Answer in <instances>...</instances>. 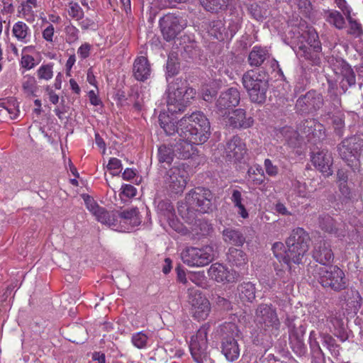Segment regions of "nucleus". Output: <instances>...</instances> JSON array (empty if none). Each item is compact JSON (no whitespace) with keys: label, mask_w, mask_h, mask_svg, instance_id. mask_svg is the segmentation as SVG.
I'll use <instances>...</instances> for the list:
<instances>
[{"label":"nucleus","mask_w":363,"mask_h":363,"mask_svg":"<svg viewBox=\"0 0 363 363\" xmlns=\"http://www.w3.org/2000/svg\"><path fill=\"white\" fill-rule=\"evenodd\" d=\"M210 122L201 111L185 116L179 121L177 133L179 137L186 138L190 142L203 144L210 137Z\"/></svg>","instance_id":"f257e3e1"},{"label":"nucleus","mask_w":363,"mask_h":363,"mask_svg":"<svg viewBox=\"0 0 363 363\" xmlns=\"http://www.w3.org/2000/svg\"><path fill=\"white\" fill-rule=\"evenodd\" d=\"M313 276L323 288H328L335 291H340L347 286V279L344 271L337 265L331 264L325 267L316 265Z\"/></svg>","instance_id":"f03ea898"},{"label":"nucleus","mask_w":363,"mask_h":363,"mask_svg":"<svg viewBox=\"0 0 363 363\" xmlns=\"http://www.w3.org/2000/svg\"><path fill=\"white\" fill-rule=\"evenodd\" d=\"M187 82L182 78H177L169 84L167 96V109L171 113L184 111L189 102V96L194 94V89L187 88Z\"/></svg>","instance_id":"7ed1b4c3"},{"label":"nucleus","mask_w":363,"mask_h":363,"mask_svg":"<svg viewBox=\"0 0 363 363\" xmlns=\"http://www.w3.org/2000/svg\"><path fill=\"white\" fill-rule=\"evenodd\" d=\"M242 82L252 102L262 104L265 101L269 84L264 72L249 70L243 74Z\"/></svg>","instance_id":"20e7f679"},{"label":"nucleus","mask_w":363,"mask_h":363,"mask_svg":"<svg viewBox=\"0 0 363 363\" xmlns=\"http://www.w3.org/2000/svg\"><path fill=\"white\" fill-rule=\"evenodd\" d=\"M310 242L309 234L303 228L298 227L292 230L286 240V245L294 264L302 263L303 258L309 250Z\"/></svg>","instance_id":"39448f33"},{"label":"nucleus","mask_w":363,"mask_h":363,"mask_svg":"<svg viewBox=\"0 0 363 363\" xmlns=\"http://www.w3.org/2000/svg\"><path fill=\"white\" fill-rule=\"evenodd\" d=\"M189 179V172L184 164L173 166L163 177V186L170 196L181 195Z\"/></svg>","instance_id":"423d86ee"},{"label":"nucleus","mask_w":363,"mask_h":363,"mask_svg":"<svg viewBox=\"0 0 363 363\" xmlns=\"http://www.w3.org/2000/svg\"><path fill=\"white\" fill-rule=\"evenodd\" d=\"M337 148L340 157L348 166L352 168L357 167L363 152V135L347 137L338 144Z\"/></svg>","instance_id":"0eeeda50"},{"label":"nucleus","mask_w":363,"mask_h":363,"mask_svg":"<svg viewBox=\"0 0 363 363\" xmlns=\"http://www.w3.org/2000/svg\"><path fill=\"white\" fill-rule=\"evenodd\" d=\"M222 335L221 352L229 362H234L240 356V347L236 337L238 336V326L231 322L225 323L220 326Z\"/></svg>","instance_id":"6e6552de"},{"label":"nucleus","mask_w":363,"mask_h":363,"mask_svg":"<svg viewBox=\"0 0 363 363\" xmlns=\"http://www.w3.org/2000/svg\"><path fill=\"white\" fill-rule=\"evenodd\" d=\"M187 299L191 317L197 321L206 320L211 312V304L206 295L191 287L187 289Z\"/></svg>","instance_id":"1a4fd4ad"},{"label":"nucleus","mask_w":363,"mask_h":363,"mask_svg":"<svg viewBox=\"0 0 363 363\" xmlns=\"http://www.w3.org/2000/svg\"><path fill=\"white\" fill-rule=\"evenodd\" d=\"M213 248L205 246L201 248L189 247L182 250L181 258L189 267H202L208 265L213 259Z\"/></svg>","instance_id":"9d476101"},{"label":"nucleus","mask_w":363,"mask_h":363,"mask_svg":"<svg viewBox=\"0 0 363 363\" xmlns=\"http://www.w3.org/2000/svg\"><path fill=\"white\" fill-rule=\"evenodd\" d=\"M212 192L206 188L198 186L190 190L186 195L185 199L188 205L201 213L212 211Z\"/></svg>","instance_id":"9b49d317"},{"label":"nucleus","mask_w":363,"mask_h":363,"mask_svg":"<svg viewBox=\"0 0 363 363\" xmlns=\"http://www.w3.org/2000/svg\"><path fill=\"white\" fill-rule=\"evenodd\" d=\"M255 320L266 332L275 333L280 327L276 308L272 304H259L255 311Z\"/></svg>","instance_id":"f8f14e48"},{"label":"nucleus","mask_w":363,"mask_h":363,"mask_svg":"<svg viewBox=\"0 0 363 363\" xmlns=\"http://www.w3.org/2000/svg\"><path fill=\"white\" fill-rule=\"evenodd\" d=\"M323 105L324 99L322 94L311 89L297 99L295 108L299 113L310 114L316 113Z\"/></svg>","instance_id":"ddd939ff"},{"label":"nucleus","mask_w":363,"mask_h":363,"mask_svg":"<svg viewBox=\"0 0 363 363\" xmlns=\"http://www.w3.org/2000/svg\"><path fill=\"white\" fill-rule=\"evenodd\" d=\"M247 149L244 140L238 135L233 136L226 142L224 149V157L227 162L233 164H241L245 162Z\"/></svg>","instance_id":"4468645a"},{"label":"nucleus","mask_w":363,"mask_h":363,"mask_svg":"<svg viewBox=\"0 0 363 363\" xmlns=\"http://www.w3.org/2000/svg\"><path fill=\"white\" fill-rule=\"evenodd\" d=\"M207 330L208 328L206 326H202L191 337L189 350L193 359L197 363H203V360L207 357Z\"/></svg>","instance_id":"2eb2a0df"},{"label":"nucleus","mask_w":363,"mask_h":363,"mask_svg":"<svg viewBox=\"0 0 363 363\" xmlns=\"http://www.w3.org/2000/svg\"><path fill=\"white\" fill-rule=\"evenodd\" d=\"M186 26L185 21L174 13H167L160 19L161 32L167 41L174 40Z\"/></svg>","instance_id":"dca6fc26"},{"label":"nucleus","mask_w":363,"mask_h":363,"mask_svg":"<svg viewBox=\"0 0 363 363\" xmlns=\"http://www.w3.org/2000/svg\"><path fill=\"white\" fill-rule=\"evenodd\" d=\"M208 275L212 280L223 284L236 282L240 276L236 271L219 262L211 265L208 269Z\"/></svg>","instance_id":"f3484780"},{"label":"nucleus","mask_w":363,"mask_h":363,"mask_svg":"<svg viewBox=\"0 0 363 363\" xmlns=\"http://www.w3.org/2000/svg\"><path fill=\"white\" fill-rule=\"evenodd\" d=\"M117 230L122 232H129L141 223V217L138 208H129L120 211L117 216Z\"/></svg>","instance_id":"a211bd4d"},{"label":"nucleus","mask_w":363,"mask_h":363,"mask_svg":"<svg viewBox=\"0 0 363 363\" xmlns=\"http://www.w3.org/2000/svg\"><path fill=\"white\" fill-rule=\"evenodd\" d=\"M311 162L325 177H328L333 174V158L331 152L327 149L313 153L311 155Z\"/></svg>","instance_id":"6ab92c4d"},{"label":"nucleus","mask_w":363,"mask_h":363,"mask_svg":"<svg viewBox=\"0 0 363 363\" xmlns=\"http://www.w3.org/2000/svg\"><path fill=\"white\" fill-rule=\"evenodd\" d=\"M298 130L304 134L308 140H321L325 137L324 125L313 118L303 121L298 127Z\"/></svg>","instance_id":"aec40b11"},{"label":"nucleus","mask_w":363,"mask_h":363,"mask_svg":"<svg viewBox=\"0 0 363 363\" xmlns=\"http://www.w3.org/2000/svg\"><path fill=\"white\" fill-rule=\"evenodd\" d=\"M311 253L313 259L323 266L332 264L334 260V254L331 246L325 240L315 242Z\"/></svg>","instance_id":"412c9836"},{"label":"nucleus","mask_w":363,"mask_h":363,"mask_svg":"<svg viewBox=\"0 0 363 363\" xmlns=\"http://www.w3.org/2000/svg\"><path fill=\"white\" fill-rule=\"evenodd\" d=\"M240 101V91L237 88L230 87L222 92L216 101L218 110L225 113V111L238 106Z\"/></svg>","instance_id":"4be33fe9"},{"label":"nucleus","mask_w":363,"mask_h":363,"mask_svg":"<svg viewBox=\"0 0 363 363\" xmlns=\"http://www.w3.org/2000/svg\"><path fill=\"white\" fill-rule=\"evenodd\" d=\"M306 328L303 325L294 326L289 332V345L292 350L298 356L304 355L307 352L304 343Z\"/></svg>","instance_id":"5701e85b"},{"label":"nucleus","mask_w":363,"mask_h":363,"mask_svg":"<svg viewBox=\"0 0 363 363\" xmlns=\"http://www.w3.org/2000/svg\"><path fill=\"white\" fill-rule=\"evenodd\" d=\"M296 55L299 57L303 58L309 65L320 67L323 55L322 45L315 46L313 48L301 44L296 50Z\"/></svg>","instance_id":"b1692460"},{"label":"nucleus","mask_w":363,"mask_h":363,"mask_svg":"<svg viewBox=\"0 0 363 363\" xmlns=\"http://www.w3.org/2000/svg\"><path fill=\"white\" fill-rule=\"evenodd\" d=\"M254 123L252 117H246V112L242 108L234 110L228 118L226 125L233 128H248Z\"/></svg>","instance_id":"393cba45"},{"label":"nucleus","mask_w":363,"mask_h":363,"mask_svg":"<svg viewBox=\"0 0 363 363\" xmlns=\"http://www.w3.org/2000/svg\"><path fill=\"white\" fill-rule=\"evenodd\" d=\"M189 137L186 138L179 137V141L174 145L175 150V157L182 160H186L196 153V145L200 143H194L189 141Z\"/></svg>","instance_id":"a878e982"},{"label":"nucleus","mask_w":363,"mask_h":363,"mask_svg":"<svg viewBox=\"0 0 363 363\" xmlns=\"http://www.w3.org/2000/svg\"><path fill=\"white\" fill-rule=\"evenodd\" d=\"M40 6L38 0H24L18 8V16L32 23L35 21Z\"/></svg>","instance_id":"bb28decb"},{"label":"nucleus","mask_w":363,"mask_h":363,"mask_svg":"<svg viewBox=\"0 0 363 363\" xmlns=\"http://www.w3.org/2000/svg\"><path fill=\"white\" fill-rule=\"evenodd\" d=\"M133 72L138 81L144 82L150 78L152 70L147 58L144 56L138 57L134 61Z\"/></svg>","instance_id":"cd10ccee"},{"label":"nucleus","mask_w":363,"mask_h":363,"mask_svg":"<svg viewBox=\"0 0 363 363\" xmlns=\"http://www.w3.org/2000/svg\"><path fill=\"white\" fill-rule=\"evenodd\" d=\"M238 297L242 303H252L255 299V284L250 281H243L237 287Z\"/></svg>","instance_id":"c85d7f7f"},{"label":"nucleus","mask_w":363,"mask_h":363,"mask_svg":"<svg viewBox=\"0 0 363 363\" xmlns=\"http://www.w3.org/2000/svg\"><path fill=\"white\" fill-rule=\"evenodd\" d=\"M228 262L236 267H242L247 265L248 259L246 253L242 250L230 247L227 253Z\"/></svg>","instance_id":"c756f323"},{"label":"nucleus","mask_w":363,"mask_h":363,"mask_svg":"<svg viewBox=\"0 0 363 363\" xmlns=\"http://www.w3.org/2000/svg\"><path fill=\"white\" fill-rule=\"evenodd\" d=\"M274 257L277 259L279 263L283 262L286 265L289 270L291 269V264L292 259L289 257V247L286 248L284 244L281 242H277L273 244L272 247Z\"/></svg>","instance_id":"7c9ffc66"},{"label":"nucleus","mask_w":363,"mask_h":363,"mask_svg":"<svg viewBox=\"0 0 363 363\" xmlns=\"http://www.w3.org/2000/svg\"><path fill=\"white\" fill-rule=\"evenodd\" d=\"M223 238L225 242L238 247L242 246L245 242L243 234L239 230L233 228L224 229Z\"/></svg>","instance_id":"2f4dec72"},{"label":"nucleus","mask_w":363,"mask_h":363,"mask_svg":"<svg viewBox=\"0 0 363 363\" xmlns=\"http://www.w3.org/2000/svg\"><path fill=\"white\" fill-rule=\"evenodd\" d=\"M12 33L13 36L23 43L30 42L31 32L28 26L23 21H17L14 23Z\"/></svg>","instance_id":"473e14b6"},{"label":"nucleus","mask_w":363,"mask_h":363,"mask_svg":"<svg viewBox=\"0 0 363 363\" xmlns=\"http://www.w3.org/2000/svg\"><path fill=\"white\" fill-rule=\"evenodd\" d=\"M93 216H95L97 221L109 227L116 228L118 224V218L114 213L106 211L104 208L100 207Z\"/></svg>","instance_id":"72a5a7b5"},{"label":"nucleus","mask_w":363,"mask_h":363,"mask_svg":"<svg viewBox=\"0 0 363 363\" xmlns=\"http://www.w3.org/2000/svg\"><path fill=\"white\" fill-rule=\"evenodd\" d=\"M266 180V177L262 167L259 164L250 167L247 170V181L253 186H257L262 184Z\"/></svg>","instance_id":"f704fd0d"},{"label":"nucleus","mask_w":363,"mask_h":363,"mask_svg":"<svg viewBox=\"0 0 363 363\" xmlns=\"http://www.w3.org/2000/svg\"><path fill=\"white\" fill-rule=\"evenodd\" d=\"M207 30L210 35L218 40H223L225 39V28L223 20L216 19L210 21Z\"/></svg>","instance_id":"c9c22d12"},{"label":"nucleus","mask_w":363,"mask_h":363,"mask_svg":"<svg viewBox=\"0 0 363 363\" xmlns=\"http://www.w3.org/2000/svg\"><path fill=\"white\" fill-rule=\"evenodd\" d=\"M267 50L261 47L255 46L249 54L248 61L250 65L259 67L266 60Z\"/></svg>","instance_id":"e433bc0d"},{"label":"nucleus","mask_w":363,"mask_h":363,"mask_svg":"<svg viewBox=\"0 0 363 363\" xmlns=\"http://www.w3.org/2000/svg\"><path fill=\"white\" fill-rule=\"evenodd\" d=\"M175 152L174 145L163 144L158 148V161L160 163H167L170 164L175 157Z\"/></svg>","instance_id":"4c0bfd02"},{"label":"nucleus","mask_w":363,"mask_h":363,"mask_svg":"<svg viewBox=\"0 0 363 363\" xmlns=\"http://www.w3.org/2000/svg\"><path fill=\"white\" fill-rule=\"evenodd\" d=\"M157 210L160 215L163 216L167 220H170L172 223H174V217L175 216V210L169 199L159 201L157 205Z\"/></svg>","instance_id":"58836bf2"},{"label":"nucleus","mask_w":363,"mask_h":363,"mask_svg":"<svg viewBox=\"0 0 363 363\" xmlns=\"http://www.w3.org/2000/svg\"><path fill=\"white\" fill-rule=\"evenodd\" d=\"M159 122L160 127L164 130L167 135H172L175 133H177L179 121L176 124L175 122H174L173 120L166 113L160 114Z\"/></svg>","instance_id":"ea45409f"},{"label":"nucleus","mask_w":363,"mask_h":363,"mask_svg":"<svg viewBox=\"0 0 363 363\" xmlns=\"http://www.w3.org/2000/svg\"><path fill=\"white\" fill-rule=\"evenodd\" d=\"M345 113L338 110L335 112L331 116V124L334 129L335 133L338 136H342L345 130Z\"/></svg>","instance_id":"a19ab883"},{"label":"nucleus","mask_w":363,"mask_h":363,"mask_svg":"<svg viewBox=\"0 0 363 363\" xmlns=\"http://www.w3.org/2000/svg\"><path fill=\"white\" fill-rule=\"evenodd\" d=\"M201 6L208 11L217 13L228 7L230 0H199Z\"/></svg>","instance_id":"79ce46f5"},{"label":"nucleus","mask_w":363,"mask_h":363,"mask_svg":"<svg viewBox=\"0 0 363 363\" xmlns=\"http://www.w3.org/2000/svg\"><path fill=\"white\" fill-rule=\"evenodd\" d=\"M326 21L336 28L341 30L345 27V21L342 15L336 10H328L327 12Z\"/></svg>","instance_id":"37998d69"},{"label":"nucleus","mask_w":363,"mask_h":363,"mask_svg":"<svg viewBox=\"0 0 363 363\" xmlns=\"http://www.w3.org/2000/svg\"><path fill=\"white\" fill-rule=\"evenodd\" d=\"M22 89L28 96H35L38 89L35 78L30 74L25 75L22 79Z\"/></svg>","instance_id":"c03bdc74"},{"label":"nucleus","mask_w":363,"mask_h":363,"mask_svg":"<svg viewBox=\"0 0 363 363\" xmlns=\"http://www.w3.org/2000/svg\"><path fill=\"white\" fill-rule=\"evenodd\" d=\"M54 64L52 62L43 64L36 71V75L40 81L48 82L54 76Z\"/></svg>","instance_id":"a18cd8bd"},{"label":"nucleus","mask_w":363,"mask_h":363,"mask_svg":"<svg viewBox=\"0 0 363 363\" xmlns=\"http://www.w3.org/2000/svg\"><path fill=\"white\" fill-rule=\"evenodd\" d=\"M231 201L235 206L238 208V214L243 218H247L249 216L245 206L242 203L241 192L237 189H234L232 193Z\"/></svg>","instance_id":"49530a36"},{"label":"nucleus","mask_w":363,"mask_h":363,"mask_svg":"<svg viewBox=\"0 0 363 363\" xmlns=\"http://www.w3.org/2000/svg\"><path fill=\"white\" fill-rule=\"evenodd\" d=\"M347 20L349 22V28L347 30V33L354 38H359L363 34V29L362 25L358 23L356 20L353 19L350 16V11H348V16Z\"/></svg>","instance_id":"de8ad7c7"},{"label":"nucleus","mask_w":363,"mask_h":363,"mask_svg":"<svg viewBox=\"0 0 363 363\" xmlns=\"http://www.w3.org/2000/svg\"><path fill=\"white\" fill-rule=\"evenodd\" d=\"M323 339V345L327 347L331 354L335 357H338L340 355V346L337 344L336 340L328 334L324 335Z\"/></svg>","instance_id":"09e8293b"},{"label":"nucleus","mask_w":363,"mask_h":363,"mask_svg":"<svg viewBox=\"0 0 363 363\" xmlns=\"http://www.w3.org/2000/svg\"><path fill=\"white\" fill-rule=\"evenodd\" d=\"M67 13L72 19L79 21L84 17V13L80 6L74 1H70L68 4Z\"/></svg>","instance_id":"8fccbe9b"},{"label":"nucleus","mask_w":363,"mask_h":363,"mask_svg":"<svg viewBox=\"0 0 363 363\" xmlns=\"http://www.w3.org/2000/svg\"><path fill=\"white\" fill-rule=\"evenodd\" d=\"M341 73L342 75V86L345 85V82H346L349 86L355 84L356 77L351 67L348 65H344L342 67Z\"/></svg>","instance_id":"3c124183"},{"label":"nucleus","mask_w":363,"mask_h":363,"mask_svg":"<svg viewBox=\"0 0 363 363\" xmlns=\"http://www.w3.org/2000/svg\"><path fill=\"white\" fill-rule=\"evenodd\" d=\"M65 39L68 44H73L79 39V29L72 24H69L65 28Z\"/></svg>","instance_id":"603ef678"},{"label":"nucleus","mask_w":363,"mask_h":363,"mask_svg":"<svg viewBox=\"0 0 363 363\" xmlns=\"http://www.w3.org/2000/svg\"><path fill=\"white\" fill-rule=\"evenodd\" d=\"M148 337L143 332L134 333L131 337L133 345L138 349H144L147 345Z\"/></svg>","instance_id":"864d4df0"},{"label":"nucleus","mask_w":363,"mask_h":363,"mask_svg":"<svg viewBox=\"0 0 363 363\" xmlns=\"http://www.w3.org/2000/svg\"><path fill=\"white\" fill-rule=\"evenodd\" d=\"M4 111L9 115L10 118L15 119L19 113L18 106L16 100H8L2 103Z\"/></svg>","instance_id":"5fc2aeb1"},{"label":"nucleus","mask_w":363,"mask_h":363,"mask_svg":"<svg viewBox=\"0 0 363 363\" xmlns=\"http://www.w3.org/2000/svg\"><path fill=\"white\" fill-rule=\"evenodd\" d=\"M274 269L276 272V276L277 279H279L283 284H286L289 281V276L286 273V271L289 272L291 270H289L286 268V265L283 262L277 264H274Z\"/></svg>","instance_id":"6e6d98bb"},{"label":"nucleus","mask_w":363,"mask_h":363,"mask_svg":"<svg viewBox=\"0 0 363 363\" xmlns=\"http://www.w3.org/2000/svg\"><path fill=\"white\" fill-rule=\"evenodd\" d=\"M304 38L308 43V47H312L314 48L315 46L321 45L318 34L313 28H309L306 31V36H304Z\"/></svg>","instance_id":"4d7b16f0"},{"label":"nucleus","mask_w":363,"mask_h":363,"mask_svg":"<svg viewBox=\"0 0 363 363\" xmlns=\"http://www.w3.org/2000/svg\"><path fill=\"white\" fill-rule=\"evenodd\" d=\"M320 226L321 228L325 232L334 234L337 237L340 235L337 233V230L334 225L333 219L330 216H328L323 219V221L320 223Z\"/></svg>","instance_id":"13d9d810"},{"label":"nucleus","mask_w":363,"mask_h":363,"mask_svg":"<svg viewBox=\"0 0 363 363\" xmlns=\"http://www.w3.org/2000/svg\"><path fill=\"white\" fill-rule=\"evenodd\" d=\"M264 167L266 174L272 177H275L279 174L278 166L273 164L271 160L265 159L264 161Z\"/></svg>","instance_id":"bf43d9fd"},{"label":"nucleus","mask_w":363,"mask_h":363,"mask_svg":"<svg viewBox=\"0 0 363 363\" xmlns=\"http://www.w3.org/2000/svg\"><path fill=\"white\" fill-rule=\"evenodd\" d=\"M20 65L23 68L30 70L35 67L36 63L33 56L26 54L22 55Z\"/></svg>","instance_id":"052dcab7"},{"label":"nucleus","mask_w":363,"mask_h":363,"mask_svg":"<svg viewBox=\"0 0 363 363\" xmlns=\"http://www.w3.org/2000/svg\"><path fill=\"white\" fill-rule=\"evenodd\" d=\"M248 11L252 18L255 19L256 21H262L263 18V15L262 13V10L260 6L256 4H252L248 8Z\"/></svg>","instance_id":"680f3d73"},{"label":"nucleus","mask_w":363,"mask_h":363,"mask_svg":"<svg viewBox=\"0 0 363 363\" xmlns=\"http://www.w3.org/2000/svg\"><path fill=\"white\" fill-rule=\"evenodd\" d=\"M83 199L86 205V208L93 215L96 211H99L101 206L94 201V199L89 196L84 195Z\"/></svg>","instance_id":"e2e57ef3"},{"label":"nucleus","mask_w":363,"mask_h":363,"mask_svg":"<svg viewBox=\"0 0 363 363\" xmlns=\"http://www.w3.org/2000/svg\"><path fill=\"white\" fill-rule=\"evenodd\" d=\"M54 35H55V28L52 23H49V25L45 28L42 31L43 38L50 43L54 42Z\"/></svg>","instance_id":"0e129e2a"},{"label":"nucleus","mask_w":363,"mask_h":363,"mask_svg":"<svg viewBox=\"0 0 363 363\" xmlns=\"http://www.w3.org/2000/svg\"><path fill=\"white\" fill-rule=\"evenodd\" d=\"M121 192L120 195L125 196L126 198H133L137 194L136 188L131 184H123L121 186Z\"/></svg>","instance_id":"69168bd1"},{"label":"nucleus","mask_w":363,"mask_h":363,"mask_svg":"<svg viewBox=\"0 0 363 363\" xmlns=\"http://www.w3.org/2000/svg\"><path fill=\"white\" fill-rule=\"evenodd\" d=\"M309 345L311 350L314 352H318L323 357H324V353L321 350L318 342L315 337V331H311L309 335Z\"/></svg>","instance_id":"338daca9"},{"label":"nucleus","mask_w":363,"mask_h":363,"mask_svg":"<svg viewBox=\"0 0 363 363\" xmlns=\"http://www.w3.org/2000/svg\"><path fill=\"white\" fill-rule=\"evenodd\" d=\"M189 279L196 285L202 286L205 284L206 277L203 272H194L191 274Z\"/></svg>","instance_id":"774afa93"}]
</instances>
